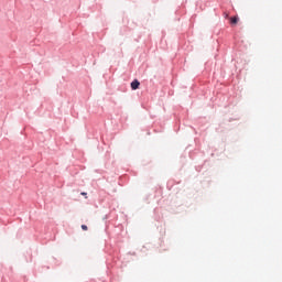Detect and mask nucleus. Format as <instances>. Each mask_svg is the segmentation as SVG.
<instances>
[{
	"instance_id": "nucleus-3",
	"label": "nucleus",
	"mask_w": 282,
	"mask_h": 282,
	"mask_svg": "<svg viewBox=\"0 0 282 282\" xmlns=\"http://www.w3.org/2000/svg\"><path fill=\"white\" fill-rule=\"evenodd\" d=\"M82 230H88L87 225H82Z\"/></svg>"
},
{
	"instance_id": "nucleus-1",
	"label": "nucleus",
	"mask_w": 282,
	"mask_h": 282,
	"mask_svg": "<svg viewBox=\"0 0 282 282\" xmlns=\"http://www.w3.org/2000/svg\"><path fill=\"white\" fill-rule=\"evenodd\" d=\"M140 87V82H138V79H134L132 83H131V89L135 90Z\"/></svg>"
},
{
	"instance_id": "nucleus-2",
	"label": "nucleus",
	"mask_w": 282,
	"mask_h": 282,
	"mask_svg": "<svg viewBox=\"0 0 282 282\" xmlns=\"http://www.w3.org/2000/svg\"><path fill=\"white\" fill-rule=\"evenodd\" d=\"M230 23L231 25H237V23H239V18L238 17L230 18Z\"/></svg>"
},
{
	"instance_id": "nucleus-4",
	"label": "nucleus",
	"mask_w": 282,
	"mask_h": 282,
	"mask_svg": "<svg viewBox=\"0 0 282 282\" xmlns=\"http://www.w3.org/2000/svg\"><path fill=\"white\" fill-rule=\"evenodd\" d=\"M82 195H84L85 197H87V193L83 192Z\"/></svg>"
}]
</instances>
